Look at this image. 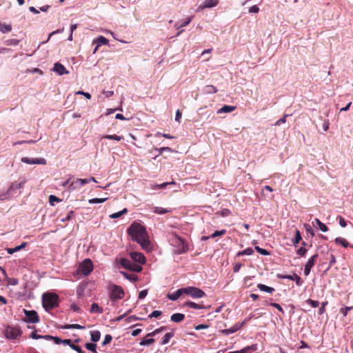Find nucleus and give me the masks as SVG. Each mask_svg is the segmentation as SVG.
Returning <instances> with one entry per match:
<instances>
[{"label": "nucleus", "instance_id": "nucleus-28", "mask_svg": "<svg viewBox=\"0 0 353 353\" xmlns=\"http://www.w3.org/2000/svg\"><path fill=\"white\" fill-rule=\"evenodd\" d=\"M174 332H168V333H166L164 336L161 339V345H165L167 344L170 340L171 339V338H172L174 336Z\"/></svg>", "mask_w": 353, "mask_h": 353}, {"label": "nucleus", "instance_id": "nucleus-35", "mask_svg": "<svg viewBox=\"0 0 353 353\" xmlns=\"http://www.w3.org/2000/svg\"><path fill=\"white\" fill-rule=\"evenodd\" d=\"M254 252V250L251 248H248L245 249L244 250L240 251L237 253V256H243V255H251Z\"/></svg>", "mask_w": 353, "mask_h": 353}, {"label": "nucleus", "instance_id": "nucleus-60", "mask_svg": "<svg viewBox=\"0 0 353 353\" xmlns=\"http://www.w3.org/2000/svg\"><path fill=\"white\" fill-rule=\"evenodd\" d=\"M330 123L328 120H323V123L322 125L323 129L325 132L327 131L329 129Z\"/></svg>", "mask_w": 353, "mask_h": 353}, {"label": "nucleus", "instance_id": "nucleus-4", "mask_svg": "<svg viewBox=\"0 0 353 353\" xmlns=\"http://www.w3.org/2000/svg\"><path fill=\"white\" fill-rule=\"evenodd\" d=\"M93 270V264L90 259H84L79 265L77 274L80 276H86Z\"/></svg>", "mask_w": 353, "mask_h": 353}, {"label": "nucleus", "instance_id": "nucleus-50", "mask_svg": "<svg viewBox=\"0 0 353 353\" xmlns=\"http://www.w3.org/2000/svg\"><path fill=\"white\" fill-rule=\"evenodd\" d=\"M61 200L57 197L56 196L54 195H50L49 196V203H50V205H54V202H58V201H60Z\"/></svg>", "mask_w": 353, "mask_h": 353}, {"label": "nucleus", "instance_id": "nucleus-30", "mask_svg": "<svg viewBox=\"0 0 353 353\" xmlns=\"http://www.w3.org/2000/svg\"><path fill=\"white\" fill-rule=\"evenodd\" d=\"M120 273L128 280L130 281L131 282H136L138 279L137 276L134 274H130L125 272H120Z\"/></svg>", "mask_w": 353, "mask_h": 353}, {"label": "nucleus", "instance_id": "nucleus-45", "mask_svg": "<svg viewBox=\"0 0 353 353\" xmlns=\"http://www.w3.org/2000/svg\"><path fill=\"white\" fill-rule=\"evenodd\" d=\"M154 342V339L152 338L143 339L140 342L141 345H150Z\"/></svg>", "mask_w": 353, "mask_h": 353}, {"label": "nucleus", "instance_id": "nucleus-41", "mask_svg": "<svg viewBox=\"0 0 353 353\" xmlns=\"http://www.w3.org/2000/svg\"><path fill=\"white\" fill-rule=\"evenodd\" d=\"M85 290V285H79L77 289V295L78 298H81L83 296Z\"/></svg>", "mask_w": 353, "mask_h": 353}, {"label": "nucleus", "instance_id": "nucleus-62", "mask_svg": "<svg viewBox=\"0 0 353 353\" xmlns=\"http://www.w3.org/2000/svg\"><path fill=\"white\" fill-rule=\"evenodd\" d=\"M157 150L159 152V154H162L165 151L171 152L172 149L169 147H162L159 149H157Z\"/></svg>", "mask_w": 353, "mask_h": 353}, {"label": "nucleus", "instance_id": "nucleus-1", "mask_svg": "<svg viewBox=\"0 0 353 353\" xmlns=\"http://www.w3.org/2000/svg\"><path fill=\"white\" fill-rule=\"evenodd\" d=\"M128 232L132 239L138 243L143 250H151L145 228L142 225L134 223L128 229Z\"/></svg>", "mask_w": 353, "mask_h": 353}, {"label": "nucleus", "instance_id": "nucleus-6", "mask_svg": "<svg viewBox=\"0 0 353 353\" xmlns=\"http://www.w3.org/2000/svg\"><path fill=\"white\" fill-rule=\"evenodd\" d=\"M185 294H188L193 299L202 298L205 296V292L199 288L194 287L185 288Z\"/></svg>", "mask_w": 353, "mask_h": 353}, {"label": "nucleus", "instance_id": "nucleus-27", "mask_svg": "<svg viewBox=\"0 0 353 353\" xmlns=\"http://www.w3.org/2000/svg\"><path fill=\"white\" fill-rule=\"evenodd\" d=\"M70 190H79L81 188V183H79L78 179L75 181H72L68 186Z\"/></svg>", "mask_w": 353, "mask_h": 353}, {"label": "nucleus", "instance_id": "nucleus-34", "mask_svg": "<svg viewBox=\"0 0 353 353\" xmlns=\"http://www.w3.org/2000/svg\"><path fill=\"white\" fill-rule=\"evenodd\" d=\"M302 237L301 235V232L299 230H296L295 232V238L292 240V243L294 246H296L297 244L300 242Z\"/></svg>", "mask_w": 353, "mask_h": 353}, {"label": "nucleus", "instance_id": "nucleus-19", "mask_svg": "<svg viewBox=\"0 0 353 353\" xmlns=\"http://www.w3.org/2000/svg\"><path fill=\"white\" fill-rule=\"evenodd\" d=\"M133 262L128 259L121 258L120 259V264L125 269L131 270L133 265Z\"/></svg>", "mask_w": 353, "mask_h": 353}, {"label": "nucleus", "instance_id": "nucleus-61", "mask_svg": "<svg viewBox=\"0 0 353 353\" xmlns=\"http://www.w3.org/2000/svg\"><path fill=\"white\" fill-rule=\"evenodd\" d=\"M147 294H148L147 290H141L139 294V299H143L147 296Z\"/></svg>", "mask_w": 353, "mask_h": 353}, {"label": "nucleus", "instance_id": "nucleus-22", "mask_svg": "<svg viewBox=\"0 0 353 353\" xmlns=\"http://www.w3.org/2000/svg\"><path fill=\"white\" fill-rule=\"evenodd\" d=\"M257 288L261 291L265 292H268V293H270V294H272V293H273L275 291L274 288L269 287V286H267V285H265L264 284H262V283L258 284Z\"/></svg>", "mask_w": 353, "mask_h": 353}, {"label": "nucleus", "instance_id": "nucleus-53", "mask_svg": "<svg viewBox=\"0 0 353 353\" xmlns=\"http://www.w3.org/2000/svg\"><path fill=\"white\" fill-rule=\"evenodd\" d=\"M70 347L72 350L77 351L78 353H85V351H83L80 346L76 345L74 343H72V345H70Z\"/></svg>", "mask_w": 353, "mask_h": 353}, {"label": "nucleus", "instance_id": "nucleus-10", "mask_svg": "<svg viewBox=\"0 0 353 353\" xmlns=\"http://www.w3.org/2000/svg\"><path fill=\"white\" fill-rule=\"evenodd\" d=\"M319 257L318 254H315L313 256H312L307 261V262L305 263L304 267V274L305 276H307L310 274L312 268L314 265L315 263L316 262V260Z\"/></svg>", "mask_w": 353, "mask_h": 353}, {"label": "nucleus", "instance_id": "nucleus-39", "mask_svg": "<svg viewBox=\"0 0 353 353\" xmlns=\"http://www.w3.org/2000/svg\"><path fill=\"white\" fill-rule=\"evenodd\" d=\"M85 347L87 350L92 352L93 353H97V345L94 343H87L85 344Z\"/></svg>", "mask_w": 353, "mask_h": 353}, {"label": "nucleus", "instance_id": "nucleus-7", "mask_svg": "<svg viewBox=\"0 0 353 353\" xmlns=\"http://www.w3.org/2000/svg\"><path fill=\"white\" fill-rule=\"evenodd\" d=\"M175 253L177 254H181L183 253L186 252L188 250V245L183 241V240L181 238H176L175 239Z\"/></svg>", "mask_w": 353, "mask_h": 353}, {"label": "nucleus", "instance_id": "nucleus-52", "mask_svg": "<svg viewBox=\"0 0 353 353\" xmlns=\"http://www.w3.org/2000/svg\"><path fill=\"white\" fill-rule=\"evenodd\" d=\"M19 41L18 39H8L7 41H6V45L8 46H16L19 43Z\"/></svg>", "mask_w": 353, "mask_h": 353}, {"label": "nucleus", "instance_id": "nucleus-42", "mask_svg": "<svg viewBox=\"0 0 353 353\" xmlns=\"http://www.w3.org/2000/svg\"><path fill=\"white\" fill-rule=\"evenodd\" d=\"M103 137L105 139H106L115 140V141H119L121 139H123V137L118 136V135H116V134H114V135H105Z\"/></svg>", "mask_w": 353, "mask_h": 353}, {"label": "nucleus", "instance_id": "nucleus-48", "mask_svg": "<svg viewBox=\"0 0 353 353\" xmlns=\"http://www.w3.org/2000/svg\"><path fill=\"white\" fill-rule=\"evenodd\" d=\"M304 227L306 230V232L310 234L312 236H314L315 235L314 231L310 225L306 223L304 225Z\"/></svg>", "mask_w": 353, "mask_h": 353}, {"label": "nucleus", "instance_id": "nucleus-57", "mask_svg": "<svg viewBox=\"0 0 353 353\" xmlns=\"http://www.w3.org/2000/svg\"><path fill=\"white\" fill-rule=\"evenodd\" d=\"M161 314V311L154 310L148 316V317L150 318V319H152V318H157V317H159Z\"/></svg>", "mask_w": 353, "mask_h": 353}, {"label": "nucleus", "instance_id": "nucleus-43", "mask_svg": "<svg viewBox=\"0 0 353 353\" xmlns=\"http://www.w3.org/2000/svg\"><path fill=\"white\" fill-rule=\"evenodd\" d=\"M254 249L261 255H263V256L270 255V252L265 249L261 248L259 246H255Z\"/></svg>", "mask_w": 353, "mask_h": 353}, {"label": "nucleus", "instance_id": "nucleus-51", "mask_svg": "<svg viewBox=\"0 0 353 353\" xmlns=\"http://www.w3.org/2000/svg\"><path fill=\"white\" fill-rule=\"evenodd\" d=\"M112 337L110 334H106L102 343L103 345H105L111 342Z\"/></svg>", "mask_w": 353, "mask_h": 353}, {"label": "nucleus", "instance_id": "nucleus-8", "mask_svg": "<svg viewBox=\"0 0 353 353\" xmlns=\"http://www.w3.org/2000/svg\"><path fill=\"white\" fill-rule=\"evenodd\" d=\"M124 296V292L121 287L113 285L111 288L110 298L112 300L121 299Z\"/></svg>", "mask_w": 353, "mask_h": 353}, {"label": "nucleus", "instance_id": "nucleus-5", "mask_svg": "<svg viewBox=\"0 0 353 353\" xmlns=\"http://www.w3.org/2000/svg\"><path fill=\"white\" fill-rule=\"evenodd\" d=\"M3 334L6 339L14 340L21 336V331L19 327L8 325L5 329Z\"/></svg>", "mask_w": 353, "mask_h": 353}, {"label": "nucleus", "instance_id": "nucleus-16", "mask_svg": "<svg viewBox=\"0 0 353 353\" xmlns=\"http://www.w3.org/2000/svg\"><path fill=\"white\" fill-rule=\"evenodd\" d=\"M185 288H180L172 294H169L168 297L170 300L176 301L183 294H185Z\"/></svg>", "mask_w": 353, "mask_h": 353}, {"label": "nucleus", "instance_id": "nucleus-38", "mask_svg": "<svg viewBox=\"0 0 353 353\" xmlns=\"http://www.w3.org/2000/svg\"><path fill=\"white\" fill-rule=\"evenodd\" d=\"M64 329H77V330H83L85 328L84 326H82L79 324H68L65 325L63 327Z\"/></svg>", "mask_w": 353, "mask_h": 353}, {"label": "nucleus", "instance_id": "nucleus-17", "mask_svg": "<svg viewBox=\"0 0 353 353\" xmlns=\"http://www.w3.org/2000/svg\"><path fill=\"white\" fill-rule=\"evenodd\" d=\"M53 71H54L59 75H63L64 74L68 73V71L66 70L64 65L60 63H56L54 64Z\"/></svg>", "mask_w": 353, "mask_h": 353}, {"label": "nucleus", "instance_id": "nucleus-12", "mask_svg": "<svg viewBox=\"0 0 353 353\" xmlns=\"http://www.w3.org/2000/svg\"><path fill=\"white\" fill-rule=\"evenodd\" d=\"M277 277L279 279H289L290 281H294L297 285L300 286L302 285L303 281L301 279V277L298 276L296 274H294L293 275H286V274H277Z\"/></svg>", "mask_w": 353, "mask_h": 353}, {"label": "nucleus", "instance_id": "nucleus-14", "mask_svg": "<svg viewBox=\"0 0 353 353\" xmlns=\"http://www.w3.org/2000/svg\"><path fill=\"white\" fill-rule=\"evenodd\" d=\"M130 255L132 261L134 262H137L139 264H143L145 262V258L142 253L132 252Z\"/></svg>", "mask_w": 353, "mask_h": 353}, {"label": "nucleus", "instance_id": "nucleus-63", "mask_svg": "<svg viewBox=\"0 0 353 353\" xmlns=\"http://www.w3.org/2000/svg\"><path fill=\"white\" fill-rule=\"evenodd\" d=\"M338 219H339V225L342 228H345L347 225L345 220L341 216H339Z\"/></svg>", "mask_w": 353, "mask_h": 353}, {"label": "nucleus", "instance_id": "nucleus-59", "mask_svg": "<svg viewBox=\"0 0 353 353\" xmlns=\"http://www.w3.org/2000/svg\"><path fill=\"white\" fill-rule=\"evenodd\" d=\"M271 306L275 307L276 309H277L279 311H280L281 312H282L283 314L284 313V311L283 310V308L281 307V306L279 304V303H271L270 304Z\"/></svg>", "mask_w": 353, "mask_h": 353}, {"label": "nucleus", "instance_id": "nucleus-55", "mask_svg": "<svg viewBox=\"0 0 353 353\" xmlns=\"http://www.w3.org/2000/svg\"><path fill=\"white\" fill-rule=\"evenodd\" d=\"M73 214H74V212H73V211H72V210H71V211H70V212H68V215H67L65 217L62 218V219H61V222H65V221H67L70 220V219H72V217Z\"/></svg>", "mask_w": 353, "mask_h": 353}, {"label": "nucleus", "instance_id": "nucleus-25", "mask_svg": "<svg viewBox=\"0 0 353 353\" xmlns=\"http://www.w3.org/2000/svg\"><path fill=\"white\" fill-rule=\"evenodd\" d=\"M334 242L336 245H341L343 248H347L349 246V243L347 240L342 237H337L334 239Z\"/></svg>", "mask_w": 353, "mask_h": 353}, {"label": "nucleus", "instance_id": "nucleus-33", "mask_svg": "<svg viewBox=\"0 0 353 353\" xmlns=\"http://www.w3.org/2000/svg\"><path fill=\"white\" fill-rule=\"evenodd\" d=\"M12 30L10 24L0 23V31L2 33H6Z\"/></svg>", "mask_w": 353, "mask_h": 353}, {"label": "nucleus", "instance_id": "nucleus-26", "mask_svg": "<svg viewBox=\"0 0 353 353\" xmlns=\"http://www.w3.org/2000/svg\"><path fill=\"white\" fill-rule=\"evenodd\" d=\"M171 184H175V182L174 181H172V182L163 183L161 184H152L151 185V189H152V190L162 189V188H165L168 185H171Z\"/></svg>", "mask_w": 353, "mask_h": 353}, {"label": "nucleus", "instance_id": "nucleus-2", "mask_svg": "<svg viewBox=\"0 0 353 353\" xmlns=\"http://www.w3.org/2000/svg\"><path fill=\"white\" fill-rule=\"evenodd\" d=\"M43 307L46 311H49L59 305V296L53 293H44L42 295Z\"/></svg>", "mask_w": 353, "mask_h": 353}, {"label": "nucleus", "instance_id": "nucleus-44", "mask_svg": "<svg viewBox=\"0 0 353 353\" xmlns=\"http://www.w3.org/2000/svg\"><path fill=\"white\" fill-rule=\"evenodd\" d=\"M165 330H166V327H161L160 328H158V329L155 330L154 331H153L150 333H148L147 334V336H154L157 334L161 332L162 331H163Z\"/></svg>", "mask_w": 353, "mask_h": 353}, {"label": "nucleus", "instance_id": "nucleus-11", "mask_svg": "<svg viewBox=\"0 0 353 353\" xmlns=\"http://www.w3.org/2000/svg\"><path fill=\"white\" fill-rule=\"evenodd\" d=\"M21 161L27 164L46 165V160L43 158L30 159L28 157H22Z\"/></svg>", "mask_w": 353, "mask_h": 353}, {"label": "nucleus", "instance_id": "nucleus-23", "mask_svg": "<svg viewBox=\"0 0 353 353\" xmlns=\"http://www.w3.org/2000/svg\"><path fill=\"white\" fill-rule=\"evenodd\" d=\"M203 91L205 94H214L217 92V89L212 85H207L203 88Z\"/></svg>", "mask_w": 353, "mask_h": 353}, {"label": "nucleus", "instance_id": "nucleus-31", "mask_svg": "<svg viewBox=\"0 0 353 353\" xmlns=\"http://www.w3.org/2000/svg\"><path fill=\"white\" fill-rule=\"evenodd\" d=\"M91 340L96 343L99 341L101 337V333L98 330L92 331L90 332Z\"/></svg>", "mask_w": 353, "mask_h": 353}, {"label": "nucleus", "instance_id": "nucleus-56", "mask_svg": "<svg viewBox=\"0 0 353 353\" xmlns=\"http://www.w3.org/2000/svg\"><path fill=\"white\" fill-rule=\"evenodd\" d=\"M142 267L140 265V264H135L133 263L132 271L136 272H140L142 270Z\"/></svg>", "mask_w": 353, "mask_h": 353}, {"label": "nucleus", "instance_id": "nucleus-40", "mask_svg": "<svg viewBox=\"0 0 353 353\" xmlns=\"http://www.w3.org/2000/svg\"><path fill=\"white\" fill-rule=\"evenodd\" d=\"M107 199H108V198H101V199L94 198V199H90L88 201V203L90 204L102 203L105 202Z\"/></svg>", "mask_w": 353, "mask_h": 353}, {"label": "nucleus", "instance_id": "nucleus-3", "mask_svg": "<svg viewBox=\"0 0 353 353\" xmlns=\"http://www.w3.org/2000/svg\"><path fill=\"white\" fill-rule=\"evenodd\" d=\"M26 183V180L21 179L19 182H13L6 192H0V201L8 199L12 196L18 190L21 189Z\"/></svg>", "mask_w": 353, "mask_h": 353}, {"label": "nucleus", "instance_id": "nucleus-36", "mask_svg": "<svg viewBox=\"0 0 353 353\" xmlns=\"http://www.w3.org/2000/svg\"><path fill=\"white\" fill-rule=\"evenodd\" d=\"M127 212H128V210L126 208H124L123 210H122L119 212H117L110 214V217L111 219H117V218H119L120 216H121L122 215H123L124 214H125Z\"/></svg>", "mask_w": 353, "mask_h": 353}, {"label": "nucleus", "instance_id": "nucleus-64", "mask_svg": "<svg viewBox=\"0 0 353 353\" xmlns=\"http://www.w3.org/2000/svg\"><path fill=\"white\" fill-rule=\"evenodd\" d=\"M251 347H245L240 350L234 351V353H247Z\"/></svg>", "mask_w": 353, "mask_h": 353}, {"label": "nucleus", "instance_id": "nucleus-54", "mask_svg": "<svg viewBox=\"0 0 353 353\" xmlns=\"http://www.w3.org/2000/svg\"><path fill=\"white\" fill-rule=\"evenodd\" d=\"M288 117V114H285L283 117L279 119L276 123L275 125H280L281 123H285L286 122V118Z\"/></svg>", "mask_w": 353, "mask_h": 353}, {"label": "nucleus", "instance_id": "nucleus-18", "mask_svg": "<svg viewBox=\"0 0 353 353\" xmlns=\"http://www.w3.org/2000/svg\"><path fill=\"white\" fill-rule=\"evenodd\" d=\"M312 225L314 227H318L323 232L328 231V228L319 219H314V220L312 221Z\"/></svg>", "mask_w": 353, "mask_h": 353}, {"label": "nucleus", "instance_id": "nucleus-29", "mask_svg": "<svg viewBox=\"0 0 353 353\" xmlns=\"http://www.w3.org/2000/svg\"><path fill=\"white\" fill-rule=\"evenodd\" d=\"M219 3L218 0H205L203 2V8H212L216 6Z\"/></svg>", "mask_w": 353, "mask_h": 353}, {"label": "nucleus", "instance_id": "nucleus-32", "mask_svg": "<svg viewBox=\"0 0 353 353\" xmlns=\"http://www.w3.org/2000/svg\"><path fill=\"white\" fill-rule=\"evenodd\" d=\"M152 212L156 213V214H164L168 213V212H169L170 211L169 210H168V209L163 208H161V207H154V208H153Z\"/></svg>", "mask_w": 353, "mask_h": 353}, {"label": "nucleus", "instance_id": "nucleus-46", "mask_svg": "<svg viewBox=\"0 0 353 353\" xmlns=\"http://www.w3.org/2000/svg\"><path fill=\"white\" fill-rule=\"evenodd\" d=\"M225 233H226L225 230H216L210 235V237L215 238L216 236H222V235L225 234Z\"/></svg>", "mask_w": 353, "mask_h": 353}, {"label": "nucleus", "instance_id": "nucleus-49", "mask_svg": "<svg viewBox=\"0 0 353 353\" xmlns=\"http://www.w3.org/2000/svg\"><path fill=\"white\" fill-rule=\"evenodd\" d=\"M307 250L304 247H301L296 250V254L301 256H304L307 253Z\"/></svg>", "mask_w": 353, "mask_h": 353}, {"label": "nucleus", "instance_id": "nucleus-13", "mask_svg": "<svg viewBox=\"0 0 353 353\" xmlns=\"http://www.w3.org/2000/svg\"><path fill=\"white\" fill-rule=\"evenodd\" d=\"M244 324V321L241 323H236L232 327L228 329L223 330L221 332L225 335H230L239 330Z\"/></svg>", "mask_w": 353, "mask_h": 353}, {"label": "nucleus", "instance_id": "nucleus-47", "mask_svg": "<svg viewBox=\"0 0 353 353\" xmlns=\"http://www.w3.org/2000/svg\"><path fill=\"white\" fill-rule=\"evenodd\" d=\"M306 303L314 308L317 307L319 305V302L318 301H314L310 299H307L306 301Z\"/></svg>", "mask_w": 353, "mask_h": 353}, {"label": "nucleus", "instance_id": "nucleus-9", "mask_svg": "<svg viewBox=\"0 0 353 353\" xmlns=\"http://www.w3.org/2000/svg\"><path fill=\"white\" fill-rule=\"evenodd\" d=\"M24 313L26 317L25 320L26 322L36 323L39 321V317L36 311L24 310Z\"/></svg>", "mask_w": 353, "mask_h": 353}, {"label": "nucleus", "instance_id": "nucleus-21", "mask_svg": "<svg viewBox=\"0 0 353 353\" xmlns=\"http://www.w3.org/2000/svg\"><path fill=\"white\" fill-rule=\"evenodd\" d=\"M184 318L185 315L183 314L174 313L171 316L170 319L173 322L179 323L182 321L184 319Z\"/></svg>", "mask_w": 353, "mask_h": 353}, {"label": "nucleus", "instance_id": "nucleus-24", "mask_svg": "<svg viewBox=\"0 0 353 353\" xmlns=\"http://www.w3.org/2000/svg\"><path fill=\"white\" fill-rule=\"evenodd\" d=\"M103 308L100 307L97 303H93L91 305L90 312L91 313L101 314L103 312Z\"/></svg>", "mask_w": 353, "mask_h": 353}, {"label": "nucleus", "instance_id": "nucleus-37", "mask_svg": "<svg viewBox=\"0 0 353 353\" xmlns=\"http://www.w3.org/2000/svg\"><path fill=\"white\" fill-rule=\"evenodd\" d=\"M184 305H187L190 308H193V309H195V310H200V309H202L203 307L196 303H194V302H192V301H188L186 302Z\"/></svg>", "mask_w": 353, "mask_h": 353}, {"label": "nucleus", "instance_id": "nucleus-58", "mask_svg": "<svg viewBox=\"0 0 353 353\" xmlns=\"http://www.w3.org/2000/svg\"><path fill=\"white\" fill-rule=\"evenodd\" d=\"M352 309V307H344L341 308L340 312L343 314L344 316H345L347 312Z\"/></svg>", "mask_w": 353, "mask_h": 353}, {"label": "nucleus", "instance_id": "nucleus-20", "mask_svg": "<svg viewBox=\"0 0 353 353\" xmlns=\"http://www.w3.org/2000/svg\"><path fill=\"white\" fill-rule=\"evenodd\" d=\"M235 106L225 105L217 110V114L228 113L234 110Z\"/></svg>", "mask_w": 353, "mask_h": 353}, {"label": "nucleus", "instance_id": "nucleus-15", "mask_svg": "<svg viewBox=\"0 0 353 353\" xmlns=\"http://www.w3.org/2000/svg\"><path fill=\"white\" fill-rule=\"evenodd\" d=\"M108 40L103 36H99L97 38H96L93 41V44H96V46L93 50V53H96L99 47H100L102 45H106V44H108Z\"/></svg>", "mask_w": 353, "mask_h": 353}]
</instances>
